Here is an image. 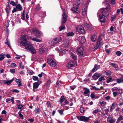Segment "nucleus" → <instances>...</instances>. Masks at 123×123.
Wrapping results in <instances>:
<instances>
[{
  "label": "nucleus",
  "instance_id": "1a4fd4ad",
  "mask_svg": "<svg viewBox=\"0 0 123 123\" xmlns=\"http://www.w3.org/2000/svg\"><path fill=\"white\" fill-rule=\"evenodd\" d=\"M62 16V25H63L67 21V16L66 13L65 12L63 13Z\"/></svg>",
  "mask_w": 123,
  "mask_h": 123
},
{
  "label": "nucleus",
  "instance_id": "0e129e2a",
  "mask_svg": "<svg viewBox=\"0 0 123 123\" xmlns=\"http://www.w3.org/2000/svg\"><path fill=\"white\" fill-rule=\"evenodd\" d=\"M28 71L29 74L32 75V74H33V72L32 71L29 70Z\"/></svg>",
  "mask_w": 123,
  "mask_h": 123
},
{
  "label": "nucleus",
  "instance_id": "4468645a",
  "mask_svg": "<svg viewBox=\"0 0 123 123\" xmlns=\"http://www.w3.org/2000/svg\"><path fill=\"white\" fill-rule=\"evenodd\" d=\"M107 121L109 123H114L115 121L113 117H108L107 118Z\"/></svg>",
  "mask_w": 123,
  "mask_h": 123
},
{
  "label": "nucleus",
  "instance_id": "39448f33",
  "mask_svg": "<svg viewBox=\"0 0 123 123\" xmlns=\"http://www.w3.org/2000/svg\"><path fill=\"white\" fill-rule=\"evenodd\" d=\"M91 117L90 116L88 117H86L84 116H81L80 117H77L78 119L80 121L87 122L89 120L90 118Z\"/></svg>",
  "mask_w": 123,
  "mask_h": 123
},
{
  "label": "nucleus",
  "instance_id": "a19ab883",
  "mask_svg": "<svg viewBox=\"0 0 123 123\" xmlns=\"http://www.w3.org/2000/svg\"><path fill=\"white\" fill-rule=\"evenodd\" d=\"M51 83V80H49L47 82L46 85L47 86H49Z\"/></svg>",
  "mask_w": 123,
  "mask_h": 123
},
{
  "label": "nucleus",
  "instance_id": "c85d7f7f",
  "mask_svg": "<svg viewBox=\"0 0 123 123\" xmlns=\"http://www.w3.org/2000/svg\"><path fill=\"white\" fill-rule=\"evenodd\" d=\"M83 0H77L76 3V4L77 6H78L82 2Z\"/></svg>",
  "mask_w": 123,
  "mask_h": 123
},
{
  "label": "nucleus",
  "instance_id": "6ab92c4d",
  "mask_svg": "<svg viewBox=\"0 0 123 123\" xmlns=\"http://www.w3.org/2000/svg\"><path fill=\"white\" fill-rule=\"evenodd\" d=\"M87 7L86 6H84L82 8V13L83 15H85L86 13Z\"/></svg>",
  "mask_w": 123,
  "mask_h": 123
},
{
  "label": "nucleus",
  "instance_id": "a211bd4d",
  "mask_svg": "<svg viewBox=\"0 0 123 123\" xmlns=\"http://www.w3.org/2000/svg\"><path fill=\"white\" fill-rule=\"evenodd\" d=\"M14 80V78H13L12 80H10L6 81V80H3V83L4 84H6L7 85H9Z\"/></svg>",
  "mask_w": 123,
  "mask_h": 123
},
{
  "label": "nucleus",
  "instance_id": "72a5a7b5",
  "mask_svg": "<svg viewBox=\"0 0 123 123\" xmlns=\"http://www.w3.org/2000/svg\"><path fill=\"white\" fill-rule=\"evenodd\" d=\"M74 35V33L72 32H71L67 33V35L68 36H73Z\"/></svg>",
  "mask_w": 123,
  "mask_h": 123
},
{
  "label": "nucleus",
  "instance_id": "79ce46f5",
  "mask_svg": "<svg viewBox=\"0 0 123 123\" xmlns=\"http://www.w3.org/2000/svg\"><path fill=\"white\" fill-rule=\"evenodd\" d=\"M10 4H11L13 6H16L15 2L13 1H11L10 3Z\"/></svg>",
  "mask_w": 123,
  "mask_h": 123
},
{
  "label": "nucleus",
  "instance_id": "412c9836",
  "mask_svg": "<svg viewBox=\"0 0 123 123\" xmlns=\"http://www.w3.org/2000/svg\"><path fill=\"white\" fill-rule=\"evenodd\" d=\"M33 31L35 33V35L37 36H39L41 34V32L37 30L36 29H34L33 30Z\"/></svg>",
  "mask_w": 123,
  "mask_h": 123
},
{
  "label": "nucleus",
  "instance_id": "bf43d9fd",
  "mask_svg": "<svg viewBox=\"0 0 123 123\" xmlns=\"http://www.w3.org/2000/svg\"><path fill=\"white\" fill-rule=\"evenodd\" d=\"M13 92H15L16 93H18L19 92V91L16 89H13L12 91Z\"/></svg>",
  "mask_w": 123,
  "mask_h": 123
},
{
  "label": "nucleus",
  "instance_id": "37998d69",
  "mask_svg": "<svg viewBox=\"0 0 123 123\" xmlns=\"http://www.w3.org/2000/svg\"><path fill=\"white\" fill-rule=\"evenodd\" d=\"M112 80V78L111 77H110L109 79H108L106 80V82L107 83H108L110 82L111 80Z\"/></svg>",
  "mask_w": 123,
  "mask_h": 123
},
{
  "label": "nucleus",
  "instance_id": "bb28decb",
  "mask_svg": "<svg viewBox=\"0 0 123 123\" xmlns=\"http://www.w3.org/2000/svg\"><path fill=\"white\" fill-rule=\"evenodd\" d=\"M41 8L39 4L35 7V8L36 11H38Z\"/></svg>",
  "mask_w": 123,
  "mask_h": 123
},
{
  "label": "nucleus",
  "instance_id": "b1692460",
  "mask_svg": "<svg viewBox=\"0 0 123 123\" xmlns=\"http://www.w3.org/2000/svg\"><path fill=\"white\" fill-rule=\"evenodd\" d=\"M65 29V26L63 25H62L59 27V30L60 31H61L64 29Z\"/></svg>",
  "mask_w": 123,
  "mask_h": 123
},
{
  "label": "nucleus",
  "instance_id": "4c0bfd02",
  "mask_svg": "<svg viewBox=\"0 0 123 123\" xmlns=\"http://www.w3.org/2000/svg\"><path fill=\"white\" fill-rule=\"evenodd\" d=\"M22 63L21 62H20L19 63V65L20 67V68L22 69H24V65L22 66Z\"/></svg>",
  "mask_w": 123,
  "mask_h": 123
},
{
  "label": "nucleus",
  "instance_id": "7c9ffc66",
  "mask_svg": "<svg viewBox=\"0 0 123 123\" xmlns=\"http://www.w3.org/2000/svg\"><path fill=\"white\" fill-rule=\"evenodd\" d=\"M100 104L101 105V106L102 107L105 106V105L106 104V102L104 101H103L100 102Z\"/></svg>",
  "mask_w": 123,
  "mask_h": 123
},
{
  "label": "nucleus",
  "instance_id": "f03ea898",
  "mask_svg": "<svg viewBox=\"0 0 123 123\" xmlns=\"http://www.w3.org/2000/svg\"><path fill=\"white\" fill-rule=\"evenodd\" d=\"M25 49L27 50L30 51L32 54H35L36 53V51L35 49L31 43L26 45L25 46Z\"/></svg>",
  "mask_w": 123,
  "mask_h": 123
},
{
  "label": "nucleus",
  "instance_id": "c9c22d12",
  "mask_svg": "<svg viewBox=\"0 0 123 123\" xmlns=\"http://www.w3.org/2000/svg\"><path fill=\"white\" fill-rule=\"evenodd\" d=\"M117 120H118L119 122H120L122 120H123V116L122 115H120L119 117L117 118Z\"/></svg>",
  "mask_w": 123,
  "mask_h": 123
},
{
  "label": "nucleus",
  "instance_id": "de8ad7c7",
  "mask_svg": "<svg viewBox=\"0 0 123 123\" xmlns=\"http://www.w3.org/2000/svg\"><path fill=\"white\" fill-rule=\"evenodd\" d=\"M117 55L118 56H119L121 55V52L119 51H117L116 52Z\"/></svg>",
  "mask_w": 123,
  "mask_h": 123
},
{
  "label": "nucleus",
  "instance_id": "2f4dec72",
  "mask_svg": "<svg viewBox=\"0 0 123 123\" xmlns=\"http://www.w3.org/2000/svg\"><path fill=\"white\" fill-rule=\"evenodd\" d=\"M5 55L3 53L0 55V59L1 61L3 60L5 58Z\"/></svg>",
  "mask_w": 123,
  "mask_h": 123
},
{
  "label": "nucleus",
  "instance_id": "2eb2a0df",
  "mask_svg": "<svg viewBox=\"0 0 123 123\" xmlns=\"http://www.w3.org/2000/svg\"><path fill=\"white\" fill-rule=\"evenodd\" d=\"M101 76L100 74L96 73L93 75L92 78L94 80H96Z\"/></svg>",
  "mask_w": 123,
  "mask_h": 123
},
{
  "label": "nucleus",
  "instance_id": "7ed1b4c3",
  "mask_svg": "<svg viewBox=\"0 0 123 123\" xmlns=\"http://www.w3.org/2000/svg\"><path fill=\"white\" fill-rule=\"evenodd\" d=\"M110 10L107 8H104L100 10L98 12L99 14L101 13L104 16L107 17L109 16Z\"/></svg>",
  "mask_w": 123,
  "mask_h": 123
},
{
  "label": "nucleus",
  "instance_id": "0eeeda50",
  "mask_svg": "<svg viewBox=\"0 0 123 123\" xmlns=\"http://www.w3.org/2000/svg\"><path fill=\"white\" fill-rule=\"evenodd\" d=\"M71 10L73 12H76L78 13L80 12L79 9L76 4L73 5V7L71 9Z\"/></svg>",
  "mask_w": 123,
  "mask_h": 123
},
{
  "label": "nucleus",
  "instance_id": "13d9d810",
  "mask_svg": "<svg viewBox=\"0 0 123 123\" xmlns=\"http://www.w3.org/2000/svg\"><path fill=\"white\" fill-rule=\"evenodd\" d=\"M28 121H30L31 123H32L34 121L33 119L32 118H29L28 119Z\"/></svg>",
  "mask_w": 123,
  "mask_h": 123
},
{
  "label": "nucleus",
  "instance_id": "49530a36",
  "mask_svg": "<svg viewBox=\"0 0 123 123\" xmlns=\"http://www.w3.org/2000/svg\"><path fill=\"white\" fill-rule=\"evenodd\" d=\"M110 65L113 66V67H114L115 68H117V65L115 63H111L110 64Z\"/></svg>",
  "mask_w": 123,
  "mask_h": 123
},
{
  "label": "nucleus",
  "instance_id": "c756f323",
  "mask_svg": "<svg viewBox=\"0 0 123 123\" xmlns=\"http://www.w3.org/2000/svg\"><path fill=\"white\" fill-rule=\"evenodd\" d=\"M95 37L96 36L95 35H93L92 36L91 38V39L92 42H94L96 40Z\"/></svg>",
  "mask_w": 123,
  "mask_h": 123
},
{
  "label": "nucleus",
  "instance_id": "9b49d317",
  "mask_svg": "<svg viewBox=\"0 0 123 123\" xmlns=\"http://www.w3.org/2000/svg\"><path fill=\"white\" fill-rule=\"evenodd\" d=\"M47 62L51 66L55 67L56 65L55 62L52 59H48Z\"/></svg>",
  "mask_w": 123,
  "mask_h": 123
},
{
  "label": "nucleus",
  "instance_id": "6e6d98bb",
  "mask_svg": "<svg viewBox=\"0 0 123 123\" xmlns=\"http://www.w3.org/2000/svg\"><path fill=\"white\" fill-rule=\"evenodd\" d=\"M113 94L114 96V97H115L117 95L118 93L117 92H113Z\"/></svg>",
  "mask_w": 123,
  "mask_h": 123
},
{
  "label": "nucleus",
  "instance_id": "6e6552de",
  "mask_svg": "<svg viewBox=\"0 0 123 123\" xmlns=\"http://www.w3.org/2000/svg\"><path fill=\"white\" fill-rule=\"evenodd\" d=\"M84 48L82 47H80L78 48L77 50V54L79 55H83Z\"/></svg>",
  "mask_w": 123,
  "mask_h": 123
},
{
  "label": "nucleus",
  "instance_id": "a18cd8bd",
  "mask_svg": "<svg viewBox=\"0 0 123 123\" xmlns=\"http://www.w3.org/2000/svg\"><path fill=\"white\" fill-rule=\"evenodd\" d=\"M58 111L61 115H62L63 114V110H58Z\"/></svg>",
  "mask_w": 123,
  "mask_h": 123
},
{
  "label": "nucleus",
  "instance_id": "393cba45",
  "mask_svg": "<svg viewBox=\"0 0 123 123\" xmlns=\"http://www.w3.org/2000/svg\"><path fill=\"white\" fill-rule=\"evenodd\" d=\"M71 56L74 60L75 61L77 60V57L73 53H72L71 54Z\"/></svg>",
  "mask_w": 123,
  "mask_h": 123
},
{
  "label": "nucleus",
  "instance_id": "c03bdc74",
  "mask_svg": "<svg viewBox=\"0 0 123 123\" xmlns=\"http://www.w3.org/2000/svg\"><path fill=\"white\" fill-rule=\"evenodd\" d=\"M105 80L104 77H101L98 80L100 81H102V80Z\"/></svg>",
  "mask_w": 123,
  "mask_h": 123
},
{
  "label": "nucleus",
  "instance_id": "dca6fc26",
  "mask_svg": "<svg viewBox=\"0 0 123 123\" xmlns=\"http://www.w3.org/2000/svg\"><path fill=\"white\" fill-rule=\"evenodd\" d=\"M62 40V38L60 37H56L54 39V41L55 42V44L57 43L60 42Z\"/></svg>",
  "mask_w": 123,
  "mask_h": 123
},
{
  "label": "nucleus",
  "instance_id": "423d86ee",
  "mask_svg": "<svg viewBox=\"0 0 123 123\" xmlns=\"http://www.w3.org/2000/svg\"><path fill=\"white\" fill-rule=\"evenodd\" d=\"M101 38L99 37L96 43V44L94 46V48L93 49L94 50L98 49L99 47L102 44V43L101 42Z\"/></svg>",
  "mask_w": 123,
  "mask_h": 123
},
{
  "label": "nucleus",
  "instance_id": "774afa93",
  "mask_svg": "<svg viewBox=\"0 0 123 123\" xmlns=\"http://www.w3.org/2000/svg\"><path fill=\"white\" fill-rule=\"evenodd\" d=\"M41 39H38L37 38H36L35 41L37 42H40L41 41Z\"/></svg>",
  "mask_w": 123,
  "mask_h": 123
},
{
  "label": "nucleus",
  "instance_id": "ea45409f",
  "mask_svg": "<svg viewBox=\"0 0 123 123\" xmlns=\"http://www.w3.org/2000/svg\"><path fill=\"white\" fill-rule=\"evenodd\" d=\"M92 89H94L98 90H100V88H97L94 86H92V88H91V90Z\"/></svg>",
  "mask_w": 123,
  "mask_h": 123
},
{
  "label": "nucleus",
  "instance_id": "603ef678",
  "mask_svg": "<svg viewBox=\"0 0 123 123\" xmlns=\"http://www.w3.org/2000/svg\"><path fill=\"white\" fill-rule=\"evenodd\" d=\"M10 22V20H7V22L6 23V27L7 28L8 27L9 25V23Z\"/></svg>",
  "mask_w": 123,
  "mask_h": 123
},
{
  "label": "nucleus",
  "instance_id": "680f3d73",
  "mask_svg": "<svg viewBox=\"0 0 123 123\" xmlns=\"http://www.w3.org/2000/svg\"><path fill=\"white\" fill-rule=\"evenodd\" d=\"M110 3L112 4H115V0H110Z\"/></svg>",
  "mask_w": 123,
  "mask_h": 123
},
{
  "label": "nucleus",
  "instance_id": "f8f14e48",
  "mask_svg": "<svg viewBox=\"0 0 123 123\" xmlns=\"http://www.w3.org/2000/svg\"><path fill=\"white\" fill-rule=\"evenodd\" d=\"M79 41L81 43H84L86 41L85 37L83 36H79L78 38Z\"/></svg>",
  "mask_w": 123,
  "mask_h": 123
},
{
  "label": "nucleus",
  "instance_id": "338daca9",
  "mask_svg": "<svg viewBox=\"0 0 123 123\" xmlns=\"http://www.w3.org/2000/svg\"><path fill=\"white\" fill-rule=\"evenodd\" d=\"M99 111V110L98 109H96L93 111V113H98Z\"/></svg>",
  "mask_w": 123,
  "mask_h": 123
},
{
  "label": "nucleus",
  "instance_id": "4be33fe9",
  "mask_svg": "<svg viewBox=\"0 0 123 123\" xmlns=\"http://www.w3.org/2000/svg\"><path fill=\"white\" fill-rule=\"evenodd\" d=\"M16 9L18 11H21L22 9V6H21L20 4H19L16 6Z\"/></svg>",
  "mask_w": 123,
  "mask_h": 123
},
{
  "label": "nucleus",
  "instance_id": "4d7b16f0",
  "mask_svg": "<svg viewBox=\"0 0 123 123\" xmlns=\"http://www.w3.org/2000/svg\"><path fill=\"white\" fill-rule=\"evenodd\" d=\"M23 106L22 105H19L18 106V109L20 110L22 108Z\"/></svg>",
  "mask_w": 123,
  "mask_h": 123
},
{
  "label": "nucleus",
  "instance_id": "ddd939ff",
  "mask_svg": "<svg viewBox=\"0 0 123 123\" xmlns=\"http://www.w3.org/2000/svg\"><path fill=\"white\" fill-rule=\"evenodd\" d=\"M75 64L74 61H70L67 65V67L68 68H71L74 67Z\"/></svg>",
  "mask_w": 123,
  "mask_h": 123
},
{
  "label": "nucleus",
  "instance_id": "aec40b11",
  "mask_svg": "<svg viewBox=\"0 0 123 123\" xmlns=\"http://www.w3.org/2000/svg\"><path fill=\"white\" fill-rule=\"evenodd\" d=\"M39 85L40 84L38 82L34 83L33 85V88L37 89L38 88Z\"/></svg>",
  "mask_w": 123,
  "mask_h": 123
},
{
  "label": "nucleus",
  "instance_id": "cd10ccee",
  "mask_svg": "<svg viewBox=\"0 0 123 123\" xmlns=\"http://www.w3.org/2000/svg\"><path fill=\"white\" fill-rule=\"evenodd\" d=\"M16 82L17 84H18V86H20L21 85V83L20 80L19 79H17L16 80Z\"/></svg>",
  "mask_w": 123,
  "mask_h": 123
},
{
  "label": "nucleus",
  "instance_id": "20e7f679",
  "mask_svg": "<svg viewBox=\"0 0 123 123\" xmlns=\"http://www.w3.org/2000/svg\"><path fill=\"white\" fill-rule=\"evenodd\" d=\"M76 30L77 32L82 34L84 33L85 32L84 27L81 25L77 26L76 28Z\"/></svg>",
  "mask_w": 123,
  "mask_h": 123
},
{
  "label": "nucleus",
  "instance_id": "e433bc0d",
  "mask_svg": "<svg viewBox=\"0 0 123 123\" xmlns=\"http://www.w3.org/2000/svg\"><path fill=\"white\" fill-rule=\"evenodd\" d=\"M65 99V98L64 96H61V98L60 100V102L61 103H62L64 101Z\"/></svg>",
  "mask_w": 123,
  "mask_h": 123
},
{
  "label": "nucleus",
  "instance_id": "3c124183",
  "mask_svg": "<svg viewBox=\"0 0 123 123\" xmlns=\"http://www.w3.org/2000/svg\"><path fill=\"white\" fill-rule=\"evenodd\" d=\"M32 79L36 81L37 80H38V78L37 76H33V77Z\"/></svg>",
  "mask_w": 123,
  "mask_h": 123
},
{
  "label": "nucleus",
  "instance_id": "8fccbe9b",
  "mask_svg": "<svg viewBox=\"0 0 123 123\" xmlns=\"http://www.w3.org/2000/svg\"><path fill=\"white\" fill-rule=\"evenodd\" d=\"M117 82L118 83H120L121 82H122V80L121 79H117Z\"/></svg>",
  "mask_w": 123,
  "mask_h": 123
},
{
  "label": "nucleus",
  "instance_id": "f3484780",
  "mask_svg": "<svg viewBox=\"0 0 123 123\" xmlns=\"http://www.w3.org/2000/svg\"><path fill=\"white\" fill-rule=\"evenodd\" d=\"M100 68L99 66L96 65L94 66L93 68L92 69L91 72L93 73L95 72L98 69Z\"/></svg>",
  "mask_w": 123,
  "mask_h": 123
},
{
  "label": "nucleus",
  "instance_id": "5fc2aeb1",
  "mask_svg": "<svg viewBox=\"0 0 123 123\" xmlns=\"http://www.w3.org/2000/svg\"><path fill=\"white\" fill-rule=\"evenodd\" d=\"M10 71L13 74L15 72V69H11L10 70Z\"/></svg>",
  "mask_w": 123,
  "mask_h": 123
},
{
  "label": "nucleus",
  "instance_id": "69168bd1",
  "mask_svg": "<svg viewBox=\"0 0 123 123\" xmlns=\"http://www.w3.org/2000/svg\"><path fill=\"white\" fill-rule=\"evenodd\" d=\"M35 112L37 114L39 113H40V111L39 110V109L38 108L35 110Z\"/></svg>",
  "mask_w": 123,
  "mask_h": 123
},
{
  "label": "nucleus",
  "instance_id": "052dcab7",
  "mask_svg": "<svg viewBox=\"0 0 123 123\" xmlns=\"http://www.w3.org/2000/svg\"><path fill=\"white\" fill-rule=\"evenodd\" d=\"M90 96L92 99L94 98L95 97V95L93 93H91Z\"/></svg>",
  "mask_w": 123,
  "mask_h": 123
},
{
  "label": "nucleus",
  "instance_id": "09e8293b",
  "mask_svg": "<svg viewBox=\"0 0 123 123\" xmlns=\"http://www.w3.org/2000/svg\"><path fill=\"white\" fill-rule=\"evenodd\" d=\"M46 104L47 105V106L48 107H51V106L50 104V102L49 101H47L46 103Z\"/></svg>",
  "mask_w": 123,
  "mask_h": 123
},
{
  "label": "nucleus",
  "instance_id": "e2e57ef3",
  "mask_svg": "<svg viewBox=\"0 0 123 123\" xmlns=\"http://www.w3.org/2000/svg\"><path fill=\"white\" fill-rule=\"evenodd\" d=\"M25 14H22L21 16V18L23 20H24L25 19Z\"/></svg>",
  "mask_w": 123,
  "mask_h": 123
},
{
  "label": "nucleus",
  "instance_id": "f257e3e1",
  "mask_svg": "<svg viewBox=\"0 0 123 123\" xmlns=\"http://www.w3.org/2000/svg\"><path fill=\"white\" fill-rule=\"evenodd\" d=\"M21 41L20 43L21 46H24L25 47L26 45L29 44L30 42H28L27 39L28 38L27 36L26 35H22L21 37Z\"/></svg>",
  "mask_w": 123,
  "mask_h": 123
},
{
  "label": "nucleus",
  "instance_id": "58836bf2",
  "mask_svg": "<svg viewBox=\"0 0 123 123\" xmlns=\"http://www.w3.org/2000/svg\"><path fill=\"white\" fill-rule=\"evenodd\" d=\"M116 15H113L112 16L111 18V20L112 21H113L114 20V19L116 18Z\"/></svg>",
  "mask_w": 123,
  "mask_h": 123
},
{
  "label": "nucleus",
  "instance_id": "9d476101",
  "mask_svg": "<svg viewBox=\"0 0 123 123\" xmlns=\"http://www.w3.org/2000/svg\"><path fill=\"white\" fill-rule=\"evenodd\" d=\"M99 15L100 22L102 23H105L106 22V20L105 18V17L101 13Z\"/></svg>",
  "mask_w": 123,
  "mask_h": 123
},
{
  "label": "nucleus",
  "instance_id": "864d4df0",
  "mask_svg": "<svg viewBox=\"0 0 123 123\" xmlns=\"http://www.w3.org/2000/svg\"><path fill=\"white\" fill-rule=\"evenodd\" d=\"M111 74V71H108L106 73V75L107 76H109Z\"/></svg>",
  "mask_w": 123,
  "mask_h": 123
},
{
  "label": "nucleus",
  "instance_id": "5701e85b",
  "mask_svg": "<svg viewBox=\"0 0 123 123\" xmlns=\"http://www.w3.org/2000/svg\"><path fill=\"white\" fill-rule=\"evenodd\" d=\"M83 89L85 91L84 92V94H86L90 93V91L89 89L86 88H83Z\"/></svg>",
  "mask_w": 123,
  "mask_h": 123
},
{
  "label": "nucleus",
  "instance_id": "f704fd0d",
  "mask_svg": "<svg viewBox=\"0 0 123 123\" xmlns=\"http://www.w3.org/2000/svg\"><path fill=\"white\" fill-rule=\"evenodd\" d=\"M80 110L81 113H83L84 112V109L83 107H81L80 108Z\"/></svg>",
  "mask_w": 123,
  "mask_h": 123
},
{
  "label": "nucleus",
  "instance_id": "a878e982",
  "mask_svg": "<svg viewBox=\"0 0 123 123\" xmlns=\"http://www.w3.org/2000/svg\"><path fill=\"white\" fill-rule=\"evenodd\" d=\"M115 104L114 103H112L111 106V107L110 111H112V110L115 109Z\"/></svg>",
  "mask_w": 123,
  "mask_h": 123
},
{
  "label": "nucleus",
  "instance_id": "473e14b6",
  "mask_svg": "<svg viewBox=\"0 0 123 123\" xmlns=\"http://www.w3.org/2000/svg\"><path fill=\"white\" fill-rule=\"evenodd\" d=\"M44 51L45 50H44V48L43 47L39 49V52L41 54L44 53Z\"/></svg>",
  "mask_w": 123,
  "mask_h": 123
}]
</instances>
